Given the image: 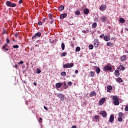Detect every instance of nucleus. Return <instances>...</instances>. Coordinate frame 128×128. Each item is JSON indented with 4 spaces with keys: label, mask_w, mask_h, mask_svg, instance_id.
I'll list each match as a JSON object with an SVG mask.
<instances>
[{
    "label": "nucleus",
    "mask_w": 128,
    "mask_h": 128,
    "mask_svg": "<svg viewBox=\"0 0 128 128\" xmlns=\"http://www.w3.org/2000/svg\"><path fill=\"white\" fill-rule=\"evenodd\" d=\"M113 102L115 106H118L120 104V102H118V98L117 96H112Z\"/></svg>",
    "instance_id": "obj_1"
},
{
    "label": "nucleus",
    "mask_w": 128,
    "mask_h": 128,
    "mask_svg": "<svg viewBox=\"0 0 128 128\" xmlns=\"http://www.w3.org/2000/svg\"><path fill=\"white\" fill-rule=\"evenodd\" d=\"M74 66V64L72 62L68 63L66 64H64L63 66L64 68H72Z\"/></svg>",
    "instance_id": "obj_2"
},
{
    "label": "nucleus",
    "mask_w": 128,
    "mask_h": 128,
    "mask_svg": "<svg viewBox=\"0 0 128 128\" xmlns=\"http://www.w3.org/2000/svg\"><path fill=\"white\" fill-rule=\"evenodd\" d=\"M6 6H10V8H16V4L12 3L10 1H6Z\"/></svg>",
    "instance_id": "obj_3"
},
{
    "label": "nucleus",
    "mask_w": 128,
    "mask_h": 128,
    "mask_svg": "<svg viewBox=\"0 0 128 128\" xmlns=\"http://www.w3.org/2000/svg\"><path fill=\"white\" fill-rule=\"evenodd\" d=\"M112 68L110 66H105L103 68L104 72H108V70L109 72H112Z\"/></svg>",
    "instance_id": "obj_4"
},
{
    "label": "nucleus",
    "mask_w": 128,
    "mask_h": 128,
    "mask_svg": "<svg viewBox=\"0 0 128 128\" xmlns=\"http://www.w3.org/2000/svg\"><path fill=\"white\" fill-rule=\"evenodd\" d=\"M57 96H58V98H60V100H62V102H64V96L62 94H57Z\"/></svg>",
    "instance_id": "obj_5"
},
{
    "label": "nucleus",
    "mask_w": 128,
    "mask_h": 128,
    "mask_svg": "<svg viewBox=\"0 0 128 128\" xmlns=\"http://www.w3.org/2000/svg\"><path fill=\"white\" fill-rule=\"evenodd\" d=\"M104 102H106V98H102L99 100L98 104L100 106H102V104L104 103Z\"/></svg>",
    "instance_id": "obj_6"
},
{
    "label": "nucleus",
    "mask_w": 128,
    "mask_h": 128,
    "mask_svg": "<svg viewBox=\"0 0 128 128\" xmlns=\"http://www.w3.org/2000/svg\"><path fill=\"white\" fill-rule=\"evenodd\" d=\"M68 13L65 12L64 14H61L60 16V20H64V18H66V17L67 16Z\"/></svg>",
    "instance_id": "obj_7"
},
{
    "label": "nucleus",
    "mask_w": 128,
    "mask_h": 128,
    "mask_svg": "<svg viewBox=\"0 0 128 128\" xmlns=\"http://www.w3.org/2000/svg\"><path fill=\"white\" fill-rule=\"evenodd\" d=\"M114 116L113 114H111L110 117L109 122H111V124H114Z\"/></svg>",
    "instance_id": "obj_8"
},
{
    "label": "nucleus",
    "mask_w": 128,
    "mask_h": 128,
    "mask_svg": "<svg viewBox=\"0 0 128 128\" xmlns=\"http://www.w3.org/2000/svg\"><path fill=\"white\" fill-rule=\"evenodd\" d=\"M98 44H100V42H98V39H95L94 40V46L95 48H98Z\"/></svg>",
    "instance_id": "obj_9"
},
{
    "label": "nucleus",
    "mask_w": 128,
    "mask_h": 128,
    "mask_svg": "<svg viewBox=\"0 0 128 128\" xmlns=\"http://www.w3.org/2000/svg\"><path fill=\"white\" fill-rule=\"evenodd\" d=\"M100 10H102V12H104V10H106V6L104 4H102L100 8Z\"/></svg>",
    "instance_id": "obj_10"
},
{
    "label": "nucleus",
    "mask_w": 128,
    "mask_h": 128,
    "mask_svg": "<svg viewBox=\"0 0 128 128\" xmlns=\"http://www.w3.org/2000/svg\"><path fill=\"white\" fill-rule=\"evenodd\" d=\"M100 114H102L103 118H106L108 116V113L106 111H100Z\"/></svg>",
    "instance_id": "obj_11"
},
{
    "label": "nucleus",
    "mask_w": 128,
    "mask_h": 128,
    "mask_svg": "<svg viewBox=\"0 0 128 128\" xmlns=\"http://www.w3.org/2000/svg\"><path fill=\"white\" fill-rule=\"evenodd\" d=\"M42 36V34H40V32H37L36 34L34 36H32V40H34V38H36V36Z\"/></svg>",
    "instance_id": "obj_12"
},
{
    "label": "nucleus",
    "mask_w": 128,
    "mask_h": 128,
    "mask_svg": "<svg viewBox=\"0 0 128 128\" xmlns=\"http://www.w3.org/2000/svg\"><path fill=\"white\" fill-rule=\"evenodd\" d=\"M107 92H112V86H107Z\"/></svg>",
    "instance_id": "obj_13"
},
{
    "label": "nucleus",
    "mask_w": 128,
    "mask_h": 128,
    "mask_svg": "<svg viewBox=\"0 0 128 128\" xmlns=\"http://www.w3.org/2000/svg\"><path fill=\"white\" fill-rule=\"evenodd\" d=\"M120 60L122 62H126V55H123L122 56Z\"/></svg>",
    "instance_id": "obj_14"
},
{
    "label": "nucleus",
    "mask_w": 128,
    "mask_h": 128,
    "mask_svg": "<svg viewBox=\"0 0 128 128\" xmlns=\"http://www.w3.org/2000/svg\"><path fill=\"white\" fill-rule=\"evenodd\" d=\"M117 70H124L126 68H124V66L120 65V66L118 67Z\"/></svg>",
    "instance_id": "obj_15"
},
{
    "label": "nucleus",
    "mask_w": 128,
    "mask_h": 128,
    "mask_svg": "<svg viewBox=\"0 0 128 128\" xmlns=\"http://www.w3.org/2000/svg\"><path fill=\"white\" fill-rule=\"evenodd\" d=\"M96 96V92L94 91H92L90 94V96H91V97Z\"/></svg>",
    "instance_id": "obj_16"
},
{
    "label": "nucleus",
    "mask_w": 128,
    "mask_h": 128,
    "mask_svg": "<svg viewBox=\"0 0 128 128\" xmlns=\"http://www.w3.org/2000/svg\"><path fill=\"white\" fill-rule=\"evenodd\" d=\"M114 74L116 76V78H118V76H120V72L118 71V70H116L114 72Z\"/></svg>",
    "instance_id": "obj_17"
},
{
    "label": "nucleus",
    "mask_w": 128,
    "mask_h": 128,
    "mask_svg": "<svg viewBox=\"0 0 128 128\" xmlns=\"http://www.w3.org/2000/svg\"><path fill=\"white\" fill-rule=\"evenodd\" d=\"M3 50H8V44H6L2 46Z\"/></svg>",
    "instance_id": "obj_18"
},
{
    "label": "nucleus",
    "mask_w": 128,
    "mask_h": 128,
    "mask_svg": "<svg viewBox=\"0 0 128 128\" xmlns=\"http://www.w3.org/2000/svg\"><path fill=\"white\" fill-rule=\"evenodd\" d=\"M84 14H90V10L88 8H85L84 10Z\"/></svg>",
    "instance_id": "obj_19"
},
{
    "label": "nucleus",
    "mask_w": 128,
    "mask_h": 128,
    "mask_svg": "<svg viewBox=\"0 0 128 128\" xmlns=\"http://www.w3.org/2000/svg\"><path fill=\"white\" fill-rule=\"evenodd\" d=\"M62 86V84L60 82H58L56 84V88H61Z\"/></svg>",
    "instance_id": "obj_20"
},
{
    "label": "nucleus",
    "mask_w": 128,
    "mask_h": 128,
    "mask_svg": "<svg viewBox=\"0 0 128 128\" xmlns=\"http://www.w3.org/2000/svg\"><path fill=\"white\" fill-rule=\"evenodd\" d=\"M94 22H98V16H94Z\"/></svg>",
    "instance_id": "obj_21"
},
{
    "label": "nucleus",
    "mask_w": 128,
    "mask_h": 128,
    "mask_svg": "<svg viewBox=\"0 0 128 128\" xmlns=\"http://www.w3.org/2000/svg\"><path fill=\"white\" fill-rule=\"evenodd\" d=\"M96 72L97 74H98L100 72V67L96 66Z\"/></svg>",
    "instance_id": "obj_22"
},
{
    "label": "nucleus",
    "mask_w": 128,
    "mask_h": 128,
    "mask_svg": "<svg viewBox=\"0 0 128 128\" xmlns=\"http://www.w3.org/2000/svg\"><path fill=\"white\" fill-rule=\"evenodd\" d=\"M104 40L106 42H108V40H110V36H104Z\"/></svg>",
    "instance_id": "obj_23"
},
{
    "label": "nucleus",
    "mask_w": 128,
    "mask_h": 128,
    "mask_svg": "<svg viewBox=\"0 0 128 128\" xmlns=\"http://www.w3.org/2000/svg\"><path fill=\"white\" fill-rule=\"evenodd\" d=\"M64 10V6L61 5L59 8H58V10L60 12H62V10Z\"/></svg>",
    "instance_id": "obj_24"
},
{
    "label": "nucleus",
    "mask_w": 128,
    "mask_h": 128,
    "mask_svg": "<svg viewBox=\"0 0 128 128\" xmlns=\"http://www.w3.org/2000/svg\"><path fill=\"white\" fill-rule=\"evenodd\" d=\"M116 82H119V83H120V82H123L124 80H122V78L118 77L117 80H116Z\"/></svg>",
    "instance_id": "obj_25"
},
{
    "label": "nucleus",
    "mask_w": 128,
    "mask_h": 128,
    "mask_svg": "<svg viewBox=\"0 0 128 128\" xmlns=\"http://www.w3.org/2000/svg\"><path fill=\"white\" fill-rule=\"evenodd\" d=\"M108 18L106 16H103L101 18V20L102 22H104L106 21Z\"/></svg>",
    "instance_id": "obj_26"
},
{
    "label": "nucleus",
    "mask_w": 128,
    "mask_h": 128,
    "mask_svg": "<svg viewBox=\"0 0 128 128\" xmlns=\"http://www.w3.org/2000/svg\"><path fill=\"white\" fill-rule=\"evenodd\" d=\"M118 116H120V118H124V114L122 112H120L118 114Z\"/></svg>",
    "instance_id": "obj_27"
},
{
    "label": "nucleus",
    "mask_w": 128,
    "mask_h": 128,
    "mask_svg": "<svg viewBox=\"0 0 128 128\" xmlns=\"http://www.w3.org/2000/svg\"><path fill=\"white\" fill-rule=\"evenodd\" d=\"M107 46H110V47L114 46V44H113V43H112V42H107Z\"/></svg>",
    "instance_id": "obj_28"
},
{
    "label": "nucleus",
    "mask_w": 128,
    "mask_h": 128,
    "mask_svg": "<svg viewBox=\"0 0 128 128\" xmlns=\"http://www.w3.org/2000/svg\"><path fill=\"white\" fill-rule=\"evenodd\" d=\"M40 72H42V70H40V68H37L36 69V74H40Z\"/></svg>",
    "instance_id": "obj_29"
},
{
    "label": "nucleus",
    "mask_w": 128,
    "mask_h": 128,
    "mask_svg": "<svg viewBox=\"0 0 128 128\" xmlns=\"http://www.w3.org/2000/svg\"><path fill=\"white\" fill-rule=\"evenodd\" d=\"M96 26H98V24H96V22L93 23L92 24V28H96Z\"/></svg>",
    "instance_id": "obj_30"
},
{
    "label": "nucleus",
    "mask_w": 128,
    "mask_h": 128,
    "mask_svg": "<svg viewBox=\"0 0 128 128\" xmlns=\"http://www.w3.org/2000/svg\"><path fill=\"white\" fill-rule=\"evenodd\" d=\"M61 46L62 50H64V48L66 47V46H64V43L62 42L61 44Z\"/></svg>",
    "instance_id": "obj_31"
},
{
    "label": "nucleus",
    "mask_w": 128,
    "mask_h": 128,
    "mask_svg": "<svg viewBox=\"0 0 128 128\" xmlns=\"http://www.w3.org/2000/svg\"><path fill=\"white\" fill-rule=\"evenodd\" d=\"M80 47H79V46L76 47V52H80Z\"/></svg>",
    "instance_id": "obj_32"
},
{
    "label": "nucleus",
    "mask_w": 128,
    "mask_h": 128,
    "mask_svg": "<svg viewBox=\"0 0 128 128\" xmlns=\"http://www.w3.org/2000/svg\"><path fill=\"white\" fill-rule=\"evenodd\" d=\"M90 74L91 78H94V72L91 71L90 72Z\"/></svg>",
    "instance_id": "obj_33"
},
{
    "label": "nucleus",
    "mask_w": 128,
    "mask_h": 128,
    "mask_svg": "<svg viewBox=\"0 0 128 128\" xmlns=\"http://www.w3.org/2000/svg\"><path fill=\"white\" fill-rule=\"evenodd\" d=\"M120 22L121 24H124V19L123 18H120Z\"/></svg>",
    "instance_id": "obj_34"
},
{
    "label": "nucleus",
    "mask_w": 128,
    "mask_h": 128,
    "mask_svg": "<svg viewBox=\"0 0 128 128\" xmlns=\"http://www.w3.org/2000/svg\"><path fill=\"white\" fill-rule=\"evenodd\" d=\"M61 76H66V72H62Z\"/></svg>",
    "instance_id": "obj_35"
},
{
    "label": "nucleus",
    "mask_w": 128,
    "mask_h": 128,
    "mask_svg": "<svg viewBox=\"0 0 128 128\" xmlns=\"http://www.w3.org/2000/svg\"><path fill=\"white\" fill-rule=\"evenodd\" d=\"M67 54L66 52H63L61 54L60 56H66Z\"/></svg>",
    "instance_id": "obj_36"
},
{
    "label": "nucleus",
    "mask_w": 128,
    "mask_h": 128,
    "mask_svg": "<svg viewBox=\"0 0 128 128\" xmlns=\"http://www.w3.org/2000/svg\"><path fill=\"white\" fill-rule=\"evenodd\" d=\"M49 42H50V44H54V40L52 39H50L49 40Z\"/></svg>",
    "instance_id": "obj_37"
},
{
    "label": "nucleus",
    "mask_w": 128,
    "mask_h": 128,
    "mask_svg": "<svg viewBox=\"0 0 128 128\" xmlns=\"http://www.w3.org/2000/svg\"><path fill=\"white\" fill-rule=\"evenodd\" d=\"M38 24L39 26H42V24H42V21H39L38 23Z\"/></svg>",
    "instance_id": "obj_38"
},
{
    "label": "nucleus",
    "mask_w": 128,
    "mask_h": 128,
    "mask_svg": "<svg viewBox=\"0 0 128 128\" xmlns=\"http://www.w3.org/2000/svg\"><path fill=\"white\" fill-rule=\"evenodd\" d=\"M75 14L77 16H80V10H77Z\"/></svg>",
    "instance_id": "obj_39"
},
{
    "label": "nucleus",
    "mask_w": 128,
    "mask_h": 128,
    "mask_svg": "<svg viewBox=\"0 0 128 128\" xmlns=\"http://www.w3.org/2000/svg\"><path fill=\"white\" fill-rule=\"evenodd\" d=\"M93 48H94V45L90 44L89 45V49L90 50H92Z\"/></svg>",
    "instance_id": "obj_40"
},
{
    "label": "nucleus",
    "mask_w": 128,
    "mask_h": 128,
    "mask_svg": "<svg viewBox=\"0 0 128 128\" xmlns=\"http://www.w3.org/2000/svg\"><path fill=\"white\" fill-rule=\"evenodd\" d=\"M118 120L120 122H122V117H119L118 119Z\"/></svg>",
    "instance_id": "obj_41"
},
{
    "label": "nucleus",
    "mask_w": 128,
    "mask_h": 128,
    "mask_svg": "<svg viewBox=\"0 0 128 128\" xmlns=\"http://www.w3.org/2000/svg\"><path fill=\"white\" fill-rule=\"evenodd\" d=\"M48 16H49V18H50V20H52V17L54 16H52V14H49Z\"/></svg>",
    "instance_id": "obj_42"
},
{
    "label": "nucleus",
    "mask_w": 128,
    "mask_h": 128,
    "mask_svg": "<svg viewBox=\"0 0 128 128\" xmlns=\"http://www.w3.org/2000/svg\"><path fill=\"white\" fill-rule=\"evenodd\" d=\"M94 118L95 120H98L100 118V116H98V115H97V116H94Z\"/></svg>",
    "instance_id": "obj_43"
},
{
    "label": "nucleus",
    "mask_w": 128,
    "mask_h": 128,
    "mask_svg": "<svg viewBox=\"0 0 128 128\" xmlns=\"http://www.w3.org/2000/svg\"><path fill=\"white\" fill-rule=\"evenodd\" d=\"M68 84L69 86H72V82H68Z\"/></svg>",
    "instance_id": "obj_44"
},
{
    "label": "nucleus",
    "mask_w": 128,
    "mask_h": 128,
    "mask_svg": "<svg viewBox=\"0 0 128 128\" xmlns=\"http://www.w3.org/2000/svg\"><path fill=\"white\" fill-rule=\"evenodd\" d=\"M51 20V22H50V24H52L54 22V20L53 18L50 19Z\"/></svg>",
    "instance_id": "obj_45"
},
{
    "label": "nucleus",
    "mask_w": 128,
    "mask_h": 128,
    "mask_svg": "<svg viewBox=\"0 0 128 128\" xmlns=\"http://www.w3.org/2000/svg\"><path fill=\"white\" fill-rule=\"evenodd\" d=\"M13 48H18L20 47L18 46V45H14L13 46Z\"/></svg>",
    "instance_id": "obj_46"
},
{
    "label": "nucleus",
    "mask_w": 128,
    "mask_h": 128,
    "mask_svg": "<svg viewBox=\"0 0 128 128\" xmlns=\"http://www.w3.org/2000/svg\"><path fill=\"white\" fill-rule=\"evenodd\" d=\"M46 18H44L42 20V23L44 24V22H46Z\"/></svg>",
    "instance_id": "obj_47"
},
{
    "label": "nucleus",
    "mask_w": 128,
    "mask_h": 128,
    "mask_svg": "<svg viewBox=\"0 0 128 128\" xmlns=\"http://www.w3.org/2000/svg\"><path fill=\"white\" fill-rule=\"evenodd\" d=\"M125 112H128V105H126L125 108H124Z\"/></svg>",
    "instance_id": "obj_48"
},
{
    "label": "nucleus",
    "mask_w": 128,
    "mask_h": 128,
    "mask_svg": "<svg viewBox=\"0 0 128 128\" xmlns=\"http://www.w3.org/2000/svg\"><path fill=\"white\" fill-rule=\"evenodd\" d=\"M6 44H7V45L8 44V42H10V40H8V38H6Z\"/></svg>",
    "instance_id": "obj_49"
},
{
    "label": "nucleus",
    "mask_w": 128,
    "mask_h": 128,
    "mask_svg": "<svg viewBox=\"0 0 128 128\" xmlns=\"http://www.w3.org/2000/svg\"><path fill=\"white\" fill-rule=\"evenodd\" d=\"M100 38H104V34H102L100 36Z\"/></svg>",
    "instance_id": "obj_50"
},
{
    "label": "nucleus",
    "mask_w": 128,
    "mask_h": 128,
    "mask_svg": "<svg viewBox=\"0 0 128 128\" xmlns=\"http://www.w3.org/2000/svg\"><path fill=\"white\" fill-rule=\"evenodd\" d=\"M64 86H65V87H64V88H65V89L66 88V83L65 82H64Z\"/></svg>",
    "instance_id": "obj_51"
},
{
    "label": "nucleus",
    "mask_w": 128,
    "mask_h": 128,
    "mask_svg": "<svg viewBox=\"0 0 128 128\" xmlns=\"http://www.w3.org/2000/svg\"><path fill=\"white\" fill-rule=\"evenodd\" d=\"M24 64V62H22V61H20V62H18V64Z\"/></svg>",
    "instance_id": "obj_52"
},
{
    "label": "nucleus",
    "mask_w": 128,
    "mask_h": 128,
    "mask_svg": "<svg viewBox=\"0 0 128 128\" xmlns=\"http://www.w3.org/2000/svg\"><path fill=\"white\" fill-rule=\"evenodd\" d=\"M39 120H40V122H42V118H40Z\"/></svg>",
    "instance_id": "obj_53"
},
{
    "label": "nucleus",
    "mask_w": 128,
    "mask_h": 128,
    "mask_svg": "<svg viewBox=\"0 0 128 128\" xmlns=\"http://www.w3.org/2000/svg\"><path fill=\"white\" fill-rule=\"evenodd\" d=\"M70 46H72V48H74V43H71Z\"/></svg>",
    "instance_id": "obj_54"
},
{
    "label": "nucleus",
    "mask_w": 128,
    "mask_h": 128,
    "mask_svg": "<svg viewBox=\"0 0 128 128\" xmlns=\"http://www.w3.org/2000/svg\"><path fill=\"white\" fill-rule=\"evenodd\" d=\"M18 33H16L14 34V36L15 38H18Z\"/></svg>",
    "instance_id": "obj_55"
},
{
    "label": "nucleus",
    "mask_w": 128,
    "mask_h": 128,
    "mask_svg": "<svg viewBox=\"0 0 128 128\" xmlns=\"http://www.w3.org/2000/svg\"><path fill=\"white\" fill-rule=\"evenodd\" d=\"M18 4H22V0H20L18 2Z\"/></svg>",
    "instance_id": "obj_56"
},
{
    "label": "nucleus",
    "mask_w": 128,
    "mask_h": 128,
    "mask_svg": "<svg viewBox=\"0 0 128 128\" xmlns=\"http://www.w3.org/2000/svg\"><path fill=\"white\" fill-rule=\"evenodd\" d=\"M14 68H18V65L15 64L14 66Z\"/></svg>",
    "instance_id": "obj_57"
},
{
    "label": "nucleus",
    "mask_w": 128,
    "mask_h": 128,
    "mask_svg": "<svg viewBox=\"0 0 128 128\" xmlns=\"http://www.w3.org/2000/svg\"><path fill=\"white\" fill-rule=\"evenodd\" d=\"M44 110H48V107L44 106Z\"/></svg>",
    "instance_id": "obj_58"
},
{
    "label": "nucleus",
    "mask_w": 128,
    "mask_h": 128,
    "mask_svg": "<svg viewBox=\"0 0 128 128\" xmlns=\"http://www.w3.org/2000/svg\"><path fill=\"white\" fill-rule=\"evenodd\" d=\"M75 74H78V70H75Z\"/></svg>",
    "instance_id": "obj_59"
},
{
    "label": "nucleus",
    "mask_w": 128,
    "mask_h": 128,
    "mask_svg": "<svg viewBox=\"0 0 128 128\" xmlns=\"http://www.w3.org/2000/svg\"><path fill=\"white\" fill-rule=\"evenodd\" d=\"M34 86H37L36 82H34Z\"/></svg>",
    "instance_id": "obj_60"
},
{
    "label": "nucleus",
    "mask_w": 128,
    "mask_h": 128,
    "mask_svg": "<svg viewBox=\"0 0 128 128\" xmlns=\"http://www.w3.org/2000/svg\"><path fill=\"white\" fill-rule=\"evenodd\" d=\"M72 128H76V126H72Z\"/></svg>",
    "instance_id": "obj_61"
},
{
    "label": "nucleus",
    "mask_w": 128,
    "mask_h": 128,
    "mask_svg": "<svg viewBox=\"0 0 128 128\" xmlns=\"http://www.w3.org/2000/svg\"><path fill=\"white\" fill-rule=\"evenodd\" d=\"M23 82H24V84H26V81H22Z\"/></svg>",
    "instance_id": "obj_62"
},
{
    "label": "nucleus",
    "mask_w": 128,
    "mask_h": 128,
    "mask_svg": "<svg viewBox=\"0 0 128 128\" xmlns=\"http://www.w3.org/2000/svg\"><path fill=\"white\" fill-rule=\"evenodd\" d=\"M0 44H2V41L0 40Z\"/></svg>",
    "instance_id": "obj_63"
},
{
    "label": "nucleus",
    "mask_w": 128,
    "mask_h": 128,
    "mask_svg": "<svg viewBox=\"0 0 128 128\" xmlns=\"http://www.w3.org/2000/svg\"><path fill=\"white\" fill-rule=\"evenodd\" d=\"M4 32H6V30H4Z\"/></svg>",
    "instance_id": "obj_64"
}]
</instances>
